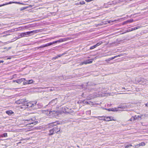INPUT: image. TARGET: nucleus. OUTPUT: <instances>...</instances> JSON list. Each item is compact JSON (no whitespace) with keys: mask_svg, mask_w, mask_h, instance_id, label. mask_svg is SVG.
I'll return each mask as SVG.
<instances>
[{"mask_svg":"<svg viewBox=\"0 0 148 148\" xmlns=\"http://www.w3.org/2000/svg\"><path fill=\"white\" fill-rule=\"evenodd\" d=\"M145 145V144L143 142L141 143L138 145H138L139 146H144Z\"/></svg>","mask_w":148,"mask_h":148,"instance_id":"nucleus-23","label":"nucleus"},{"mask_svg":"<svg viewBox=\"0 0 148 148\" xmlns=\"http://www.w3.org/2000/svg\"><path fill=\"white\" fill-rule=\"evenodd\" d=\"M5 5V4H3L2 5H0V7L3 6H4Z\"/></svg>","mask_w":148,"mask_h":148,"instance_id":"nucleus-45","label":"nucleus"},{"mask_svg":"<svg viewBox=\"0 0 148 148\" xmlns=\"http://www.w3.org/2000/svg\"><path fill=\"white\" fill-rule=\"evenodd\" d=\"M122 89H125V87H123V88H122Z\"/></svg>","mask_w":148,"mask_h":148,"instance_id":"nucleus-51","label":"nucleus"},{"mask_svg":"<svg viewBox=\"0 0 148 148\" xmlns=\"http://www.w3.org/2000/svg\"><path fill=\"white\" fill-rule=\"evenodd\" d=\"M1 135H0V138H1Z\"/></svg>","mask_w":148,"mask_h":148,"instance_id":"nucleus-54","label":"nucleus"},{"mask_svg":"<svg viewBox=\"0 0 148 148\" xmlns=\"http://www.w3.org/2000/svg\"><path fill=\"white\" fill-rule=\"evenodd\" d=\"M102 42L100 41L99 42H98L96 45H95L96 46V47H97V46H99V45H101V44H102Z\"/></svg>","mask_w":148,"mask_h":148,"instance_id":"nucleus-20","label":"nucleus"},{"mask_svg":"<svg viewBox=\"0 0 148 148\" xmlns=\"http://www.w3.org/2000/svg\"><path fill=\"white\" fill-rule=\"evenodd\" d=\"M14 30H15L14 29H13L8 30V31H6V32H13L14 31Z\"/></svg>","mask_w":148,"mask_h":148,"instance_id":"nucleus-24","label":"nucleus"},{"mask_svg":"<svg viewBox=\"0 0 148 148\" xmlns=\"http://www.w3.org/2000/svg\"><path fill=\"white\" fill-rule=\"evenodd\" d=\"M119 108H122V107H119Z\"/></svg>","mask_w":148,"mask_h":148,"instance_id":"nucleus-55","label":"nucleus"},{"mask_svg":"<svg viewBox=\"0 0 148 148\" xmlns=\"http://www.w3.org/2000/svg\"><path fill=\"white\" fill-rule=\"evenodd\" d=\"M21 143V142H18V144H20V143Z\"/></svg>","mask_w":148,"mask_h":148,"instance_id":"nucleus-50","label":"nucleus"},{"mask_svg":"<svg viewBox=\"0 0 148 148\" xmlns=\"http://www.w3.org/2000/svg\"><path fill=\"white\" fill-rule=\"evenodd\" d=\"M50 43H47L45 45H42L40 47H41L42 48H43L45 47H47L48 46H50Z\"/></svg>","mask_w":148,"mask_h":148,"instance_id":"nucleus-13","label":"nucleus"},{"mask_svg":"<svg viewBox=\"0 0 148 148\" xmlns=\"http://www.w3.org/2000/svg\"><path fill=\"white\" fill-rule=\"evenodd\" d=\"M25 80V78H21L17 79L13 81L14 82H16L18 84H20L22 82H24Z\"/></svg>","mask_w":148,"mask_h":148,"instance_id":"nucleus-7","label":"nucleus"},{"mask_svg":"<svg viewBox=\"0 0 148 148\" xmlns=\"http://www.w3.org/2000/svg\"><path fill=\"white\" fill-rule=\"evenodd\" d=\"M56 123V122H54L53 123H52V125L53 124H54V123Z\"/></svg>","mask_w":148,"mask_h":148,"instance_id":"nucleus-52","label":"nucleus"},{"mask_svg":"<svg viewBox=\"0 0 148 148\" xmlns=\"http://www.w3.org/2000/svg\"><path fill=\"white\" fill-rule=\"evenodd\" d=\"M15 103L18 104H21L22 105L25 106L27 103V100L25 99H20L16 101Z\"/></svg>","mask_w":148,"mask_h":148,"instance_id":"nucleus-4","label":"nucleus"},{"mask_svg":"<svg viewBox=\"0 0 148 148\" xmlns=\"http://www.w3.org/2000/svg\"><path fill=\"white\" fill-rule=\"evenodd\" d=\"M80 4L81 5H83L85 4V3L84 1H82L79 2Z\"/></svg>","mask_w":148,"mask_h":148,"instance_id":"nucleus-38","label":"nucleus"},{"mask_svg":"<svg viewBox=\"0 0 148 148\" xmlns=\"http://www.w3.org/2000/svg\"><path fill=\"white\" fill-rule=\"evenodd\" d=\"M11 47H8V49H11Z\"/></svg>","mask_w":148,"mask_h":148,"instance_id":"nucleus-49","label":"nucleus"},{"mask_svg":"<svg viewBox=\"0 0 148 148\" xmlns=\"http://www.w3.org/2000/svg\"><path fill=\"white\" fill-rule=\"evenodd\" d=\"M54 134H55L54 130H53V128L49 130V135L51 136L53 135Z\"/></svg>","mask_w":148,"mask_h":148,"instance_id":"nucleus-12","label":"nucleus"},{"mask_svg":"<svg viewBox=\"0 0 148 148\" xmlns=\"http://www.w3.org/2000/svg\"><path fill=\"white\" fill-rule=\"evenodd\" d=\"M140 27V26H138L135 27H134L132 28L131 29H132V31H133L134 30H135L139 29Z\"/></svg>","mask_w":148,"mask_h":148,"instance_id":"nucleus-16","label":"nucleus"},{"mask_svg":"<svg viewBox=\"0 0 148 148\" xmlns=\"http://www.w3.org/2000/svg\"><path fill=\"white\" fill-rule=\"evenodd\" d=\"M95 47H96V46H95V45H93V46L91 47H90V49H94Z\"/></svg>","mask_w":148,"mask_h":148,"instance_id":"nucleus-33","label":"nucleus"},{"mask_svg":"<svg viewBox=\"0 0 148 148\" xmlns=\"http://www.w3.org/2000/svg\"><path fill=\"white\" fill-rule=\"evenodd\" d=\"M123 55H124L123 54L121 53V54H119V55H117L115 56V57H116V58L118 57H121V56H122Z\"/></svg>","mask_w":148,"mask_h":148,"instance_id":"nucleus-28","label":"nucleus"},{"mask_svg":"<svg viewBox=\"0 0 148 148\" xmlns=\"http://www.w3.org/2000/svg\"><path fill=\"white\" fill-rule=\"evenodd\" d=\"M4 62V61L3 60H0V63H3Z\"/></svg>","mask_w":148,"mask_h":148,"instance_id":"nucleus-47","label":"nucleus"},{"mask_svg":"<svg viewBox=\"0 0 148 148\" xmlns=\"http://www.w3.org/2000/svg\"><path fill=\"white\" fill-rule=\"evenodd\" d=\"M83 103H86V104H89V103H88V101H85V100L83 101Z\"/></svg>","mask_w":148,"mask_h":148,"instance_id":"nucleus-39","label":"nucleus"},{"mask_svg":"<svg viewBox=\"0 0 148 148\" xmlns=\"http://www.w3.org/2000/svg\"><path fill=\"white\" fill-rule=\"evenodd\" d=\"M145 81V80L144 79H143V78L140 79V82H144V83Z\"/></svg>","mask_w":148,"mask_h":148,"instance_id":"nucleus-29","label":"nucleus"},{"mask_svg":"<svg viewBox=\"0 0 148 148\" xmlns=\"http://www.w3.org/2000/svg\"><path fill=\"white\" fill-rule=\"evenodd\" d=\"M116 58V57H115V56H114L113 57H112L111 58H109L108 59L106 60V61H110V60H113V59H114V58Z\"/></svg>","mask_w":148,"mask_h":148,"instance_id":"nucleus-15","label":"nucleus"},{"mask_svg":"<svg viewBox=\"0 0 148 148\" xmlns=\"http://www.w3.org/2000/svg\"><path fill=\"white\" fill-rule=\"evenodd\" d=\"M127 22H125V21L123 22V24H127Z\"/></svg>","mask_w":148,"mask_h":148,"instance_id":"nucleus-48","label":"nucleus"},{"mask_svg":"<svg viewBox=\"0 0 148 148\" xmlns=\"http://www.w3.org/2000/svg\"><path fill=\"white\" fill-rule=\"evenodd\" d=\"M56 112L55 110H53L52 111H49V114H52V113L53 114V112L56 113Z\"/></svg>","mask_w":148,"mask_h":148,"instance_id":"nucleus-31","label":"nucleus"},{"mask_svg":"<svg viewBox=\"0 0 148 148\" xmlns=\"http://www.w3.org/2000/svg\"><path fill=\"white\" fill-rule=\"evenodd\" d=\"M98 117L100 118V119H99L100 120H103L105 121V117L98 116Z\"/></svg>","mask_w":148,"mask_h":148,"instance_id":"nucleus-21","label":"nucleus"},{"mask_svg":"<svg viewBox=\"0 0 148 148\" xmlns=\"http://www.w3.org/2000/svg\"><path fill=\"white\" fill-rule=\"evenodd\" d=\"M28 8L27 7H22V8H20V10L21 11H22V10H25V9H26V8Z\"/></svg>","mask_w":148,"mask_h":148,"instance_id":"nucleus-30","label":"nucleus"},{"mask_svg":"<svg viewBox=\"0 0 148 148\" xmlns=\"http://www.w3.org/2000/svg\"><path fill=\"white\" fill-rule=\"evenodd\" d=\"M55 133H57L60 131V129L58 127H54L53 128Z\"/></svg>","mask_w":148,"mask_h":148,"instance_id":"nucleus-8","label":"nucleus"},{"mask_svg":"<svg viewBox=\"0 0 148 148\" xmlns=\"http://www.w3.org/2000/svg\"><path fill=\"white\" fill-rule=\"evenodd\" d=\"M37 102L36 101H31L29 102L27 101V103L25 106L28 108H31L33 110H36L38 108L37 105H36Z\"/></svg>","mask_w":148,"mask_h":148,"instance_id":"nucleus-2","label":"nucleus"},{"mask_svg":"<svg viewBox=\"0 0 148 148\" xmlns=\"http://www.w3.org/2000/svg\"><path fill=\"white\" fill-rule=\"evenodd\" d=\"M1 137H7V133H4L1 135Z\"/></svg>","mask_w":148,"mask_h":148,"instance_id":"nucleus-17","label":"nucleus"},{"mask_svg":"<svg viewBox=\"0 0 148 148\" xmlns=\"http://www.w3.org/2000/svg\"><path fill=\"white\" fill-rule=\"evenodd\" d=\"M132 146V145L130 144L129 145H126V146H125V148H128L129 147Z\"/></svg>","mask_w":148,"mask_h":148,"instance_id":"nucleus-37","label":"nucleus"},{"mask_svg":"<svg viewBox=\"0 0 148 148\" xmlns=\"http://www.w3.org/2000/svg\"><path fill=\"white\" fill-rule=\"evenodd\" d=\"M145 106L146 107H148V102L145 104Z\"/></svg>","mask_w":148,"mask_h":148,"instance_id":"nucleus-46","label":"nucleus"},{"mask_svg":"<svg viewBox=\"0 0 148 148\" xmlns=\"http://www.w3.org/2000/svg\"><path fill=\"white\" fill-rule=\"evenodd\" d=\"M134 21V20L133 19H130L128 20L125 21V22H127V23H132Z\"/></svg>","mask_w":148,"mask_h":148,"instance_id":"nucleus-18","label":"nucleus"},{"mask_svg":"<svg viewBox=\"0 0 148 148\" xmlns=\"http://www.w3.org/2000/svg\"><path fill=\"white\" fill-rule=\"evenodd\" d=\"M39 30H34L31 31L21 33L20 35L21 38L24 37H27L28 35H32L34 34L38 33L39 32ZM19 38H20V37Z\"/></svg>","mask_w":148,"mask_h":148,"instance_id":"nucleus-1","label":"nucleus"},{"mask_svg":"<svg viewBox=\"0 0 148 148\" xmlns=\"http://www.w3.org/2000/svg\"><path fill=\"white\" fill-rule=\"evenodd\" d=\"M35 118H33L29 119H25V121H28V124L32 125L31 126H33L34 125H36L38 123V121H35Z\"/></svg>","mask_w":148,"mask_h":148,"instance_id":"nucleus-3","label":"nucleus"},{"mask_svg":"<svg viewBox=\"0 0 148 148\" xmlns=\"http://www.w3.org/2000/svg\"><path fill=\"white\" fill-rule=\"evenodd\" d=\"M64 111L65 112L69 114L72 113L73 112V111L71 109H70L67 107H64Z\"/></svg>","mask_w":148,"mask_h":148,"instance_id":"nucleus-6","label":"nucleus"},{"mask_svg":"<svg viewBox=\"0 0 148 148\" xmlns=\"http://www.w3.org/2000/svg\"><path fill=\"white\" fill-rule=\"evenodd\" d=\"M6 113L9 115H12L14 114L13 112L11 110L6 111Z\"/></svg>","mask_w":148,"mask_h":148,"instance_id":"nucleus-9","label":"nucleus"},{"mask_svg":"<svg viewBox=\"0 0 148 148\" xmlns=\"http://www.w3.org/2000/svg\"><path fill=\"white\" fill-rule=\"evenodd\" d=\"M135 120H138L140 117L139 116L135 115L134 116Z\"/></svg>","mask_w":148,"mask_h":148,"instance_id":"nucleus-26","label":"nucleus"},{"mask_svg":"<svg viewBox=\"0 0 148 148\" xmlns=\"http://www.w3.org/2000/svg\"><path fill=\"white\" fill-rule=\"evenodd\" d=\"M63 54H64L63 53L62 54H59V55H58V58L60 57L61 56L63 55Z\"/></svg>","mask_w":148,"mask_h":148,"instance_id":"nucleus-42","label":"nucleus"},{"mask_svg":"<svg viewBox=\"0 0 148 148\" xmlns=\"http://www.w3.org/2000/svg\"><path fill=\"white\" fill-rule=\"evenodd\" d=\"M77 147H79L78 146H77Z\"/></svg>","mask_w":148,"mask_h":148,"instance_id":"nucleus-56","label":"nucleus"},{"mask_svg":"<svg viewBox=\"0 0 148 148\" xmlns=\"http://www.w3.org/2000/svg\"><path fill=\"white\" fill-rule=\"evenodd\" d=\"M109 116L105 117V121H110Z\"/></svg>","mask_w":148,"mask_h":148,"instance_id":"nucleus-25","label":"nucleus"},{"mask_svg":"<svg viewBox=\"0 0 148 148\" xmlns=\"http://www.w3.org/2000/svg\"><path fill=\"white\" fill-rule=\"evenodd\" d=\"M135 120L134 118V116L132 117L130 119V121H134V120Z\"/></svg>","mask_w":148,"mask_h":148,"instance_id":"nucleus-27","label":"nucleus"},{"mask_svg":"<svg viewBox=\"0 0 148 148\" xmlns=\"http://www.w3.org/2000/svg\"><path fill=\"white\" fill-rule=\"evenodd\" d=\"M57 42H58V40L53 41L52 42H50V43L51 44H50V45H51L57 43Z\"/></svg>","mask_w":148,"mask_h":148,"instance_id":"nucleus-22","label":"nucleus"},{"mask_svg":"<svg viewBox=\"0 0 148 148\" xmlns=\"http://www.w3.org/2000/svg\"><path fill=\"white\" fill-rule=\"evenodd\" d=\"M109 118H110V120H110V121H112V120L115 121V120L113 119V117L110 116V117H109Z\"/></svg>","mask_w":148,"mask_h":148,"instance_id":"nucleus-35","label":"nucleus"},{"mask_svg":"<svg viewBox=\"0 0 148 148\" xmlns=\"http://www.w3.org/2000/svg\"><path fill=\"white\" fill-rule=\"evenodd\" d=\"M68 38H64L60 39L58 40V42H63L66 41L67 40V39Z\"/></svg>","mask_w":148,"mask_h":148,"instance_id":"nucleus-11","label":"nucleus"},{"mask_svg":"<svg viewBox=\"0 0 148 148\" xmlns=\"http://www.w3.org/2000/svg\"><path fill=\"white\" fill-rule=\"evenodd\" d=\"M14 3V2H11V1H10L9 2V3H6V4H5V5H8V4H11V3Z\"/></svg>","mask_w":148,"mask_h":148,"instance_id":"nucleus-36","label":"nucleus"},{"mask_svg":"<svg viewBox=\"0 0 148 148\" xmlns=\"http://www.w3.org/2000/svg\"><path fill=\"white\" fill-rule=\"evenodd\" d=\"M28 84H31L33 83V80L32 79L29 80L27 81Z\"/></svg>","mask_w":148,"mask_h":148,"instance_id":"nucleus-32","label":"nucleus"},{"mask_svg":"<svg viewBox=\"0 0 148 148\" xmlns=\"http://www.w3.org/2000/svg\"><path fill=\"white\" fill-rule=\"evenodd\" d=\"M36 105H37L38 108H37V109L38 108H40L42 107V106L40 103H38V104H36Z\"/></svg>","mask_w":148,"mask_h":148,"instance_id":"nucleus-19","label":"nucleus"},{"mask_svg":"<svg viewBox=\"0 0 148 148\" xmlns=\"http://www.w3.org/2000/svg\"><path fill=\"white\" fill-rule=\"evenodd\" d=\"M118 109L117 108H110L108 110L109 111H118Z\"/></svg>","mask_w":148,"mask_h":148,"instance_id":"nucleus-14","label":"nucleus"},{"mask_svg":"<svg viewBox=\"0 0 148 148\" xmlns=\"http://www.w3.org/2000/svg\"><path fill=\"white\" fill-rule=\"evenodd\" d=\"M92 60H88L87 61H84V62L82 63V64H90L92 63Z\"/></svg>","mask_w":148,"mask_h":148,"instance_id":"nucleus-10","label":"nucleus"},{"mask_svg":"<svg viewBox=\"0 0 148 148\" xmlns=\"http://www.w3.org/2000/svg\"><path fill=\"white\" fill-rule=\"evenodd\" d=\"M23 84L24 85H26L27 84H28V81H27V82H23Z\"/></svg>","mask_w":148,"mask_h":148,"instance_id":"nucleus-40","label":"nucleus"},{"mask_svg":"<svg viewBox=\"0 0 148 148\" xmlns=\"http://www.w3.org/2000/svg\"><path fill=\"white\" fill-rule=\"evenodd\" d=\"M14 3H17V4H22V5L24 4V3H21L19 2H14Z\"/></svg>","mask_w":148,"mask_h":148,"instance_id":"nucleus-34","label":"nucleus"},{"mask_svg":"<svg viewBox=\"0 0 148 148\" xmlns=\"http://www.w3.org/2000/svg\"><path fill=\"white\" fill-rule=\"evenodd\" d=\"M61 37V36H57V37Z\"/></svg>","mask_w":148,"mask_h":148,"instance_id":"nucleus-53","label":"nucleus"},{"mask_svg":"<svg viewBox=\"0 0 148 148\" xmlns=\"http://www.w3.org/2000/svg\"><path fill=\"white\" fill-rule=\"evenodd\" d=\"M86 112L87 113H88V114H90L91 111H90V110H89V111H87Z\"/></svg>","mask_w":148,"mask_h":148,"instance_id":"nucleus-44","label":"nucleus"},{"mask_svg":"<svg viewBox=\"0 0 148 148\" xmlns=\"http://www.w3.org/2000/svg\"><path fill=\"white\" fill-rule=\"evenodd\" d=\"M57 99L56 98L55 99L52 100L50 102L49 104L47 105L48 107H50L51 106H53L57 104Z\"/></svg>","mask_w":148,"mask_h":148,"instance_id":"nucleus-5","label":"nucleus"},{"mask_svg":"<svg viewBox=\"0 0 148 148\" xmlns=\"http://www.w3.org/2000/svg\"><path fill=\"white\" fill-rule=\"evenodd\" d=\"M58 58V56L55 57H54L53 58V59H56L57 58Z\"/></svg>","mask_w":148,"mask_h":148,"instance_id":"nucleus-43","label":"nucleus"},{"mask_svg":"<svg viewBox=\"0 0 148 148\" xmlns=\"http://www.w3.org/2000/svg\"><path fill=\"white\" fill-rule=\"evenodd\" d=\"M132 31V29L131 28L130 29L127 30L126 32H128Z\"/></svg>","mask_w":148,"mask_h":148,"instance_id":"nucleus-41","label":"nucleus"}]
</instances>
